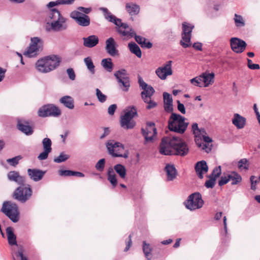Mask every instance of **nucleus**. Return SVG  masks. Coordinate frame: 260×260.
Returning <instances> with one entry per match:
<instances>
[{
  "instance_id": "obj_1",
  "label": "nucleus",
  "mask_w": 260,
  "mask_h": 260,
  "mask_svg": "<svg viewBox=\"0 0 260 260\" xmlns=\"http://www.w3.org/2000/svg\"><path fill=\"white\" fill-rule=\"evenodd\" d=\"M45 29L47 31H61L68 28L67 19L56 9H52L46 17Z\"/></svg>"
},
{
  "instance_id": "obj_2",
  "label": "nucleus",
  "mask_w": 260,
  "mask_h": 260,
  "mask_svg": "<svg viewBox=\"0 0 260 260\" xmlns=\"http://www.w3.org/2000/svg\"><path fill=\"white\" fill-rule=\"evenodd\" d=\"M100 10L103 12L104 17L106 20L118 27L116 30L121 36L131 38L135 37L137 35L132 28H129L127 23L122 22L121 19L118 18L113 15L107 8L102 7L100 8Z\"/></svg>"
},
{
  "instance_id": "obj_3",
  "label": "nucleus",
  "mask_w": 260,
  "mask_h": 260,
  "mask_svg": "<svg viewBox=\"0 0 260 260\" xmlns=\"http://www.w3.org/2000/svg\"><path fill=\"white\" fill-rule=\"evenodd\" d=\"M192 131L194 135V141L197 145L207 153H209L212 148V139L207 136L204 128H199L198 125L194 123L192 125Z\"/></svg>"
},
{
  "instance_id": "obj_4",
  "label": "nucleus",
  "mask_w": 260,
  "mask_h": 260,
  "mask_svg": "<svg viewBox=\"0 0 260 260\" xmlns=\"http://www.w3.org/2000/svg\"><path fill=\"white\" fill-rule=\"evenodd\" d=\"M159 152L161 154L165 155H178V137L177 136L163 137L159 145Z\"/></svg>"
},
{
  "instance_id": "obj_5",
  "label": "nucleus",
  "mask_w": 260,
  "mask_h": 260,
  "mask_svg": "<svg viewBox=\"0 0 260 260\" xmlns=\"http://www.w3.org/2000/svg\"><path fill=\"white\" fill-rule=\"evenodd\" d=\"M60 62V57L52 55L39 59L36 63V68L39 72L47 73L55 69Z\"/></svg>"
},
{
  "instance_id": "obj_6",
  "label": "nucleus",
  "mask_w": 260,
  "mask_h": 260,
  "mask_svg": "<svg viewBox=\"0 0 260 260\" xmlns=\"http://www.w3.org/2000/svg\"><path fill=\"white\" fill-rule=\"evenodd\" d=\"M106 147L109 154L113 157L124 158L128 157V151L124 150V145L120 142L109 140L106 143Z\"/></svg>"
},
{
  "instance_id": "obj_7",
  "label": "nucleus",
  "mask_w": 260,
  "mask_h": 260,
  "mask_svg": "<svg viewBox=\"0 0 260 260\" xmlns=\"http://www.w3.org/2000/svg\"><path fill=\"white\" fill-rule=\"evenodd\" d=\"M114 171L122 179L126 177V170L125 167L121 164H117L114 168L110 167L107 171V179L110 182L113 187L117 185V180Z\"/></svg>"
},
{
  "instance_id": "obj_8",
  "label": "nucleus",
  "mask_w": 260,
  "mask_h": 260,
  "mask_svg": "<svg viewBox=\"0 0 260 260\" xmlns=\"http://www.w3.org/2000/svg\"><path fill=\"white\" fill-rule=\"evenodd\" d=\"M137 114V110L134 107H132L130 110H127L125 114L120 116L121 127L124 129H133L136 125V122L133 118Z\"/></svg>"
},
{
  "instance_id": "obj_9",
  "label": "nucleus",
  "mask_w": 260,
  "mask_h": 260,
  "mask_svg": "<svg viewBox=\"0 0 260 260\" xmlns=\"http://www.w3.org/2000/svg\"><path fill=\"white\" fill-rule=\"evenodd\" d=\"M204 201L202 195L198 192L190 194L184 202L185 207L190 211H194L201 209L204 205Z\"/></svg>"
},
{
  "instance_id": "obj_10",
  "label": "nucleus",
  "mask_w": 260,
  "mask_h": 260,
  "mask_svg": "<svg viewBox=\"0 0 260 260\" xmlns=\"http://www.w3.org/2000/svg\"><path fill=\"white\" fill-rule=\"evenodd\" d=\"M1 211L8 216L13 222L19 220V211L17 205L12 202H4Z\"/></svg>"
},
{
  "instance_id": "obj_11",
  "label": "nucleus",
  "mask_w": 260,
  "mask_h": 260,
  "mask_svg": "<svg viewBox=\"0 0 260 260\" xmlns=\"http://www.w3.org/2000/svg\"><path fill=\"white\" fill-rule=\"evenodd\" d=\"M193 28L194 25L188 22H184L182 24V39L180 41V44L184 48L189 47L192 45L190 40L191 32Z\"/></svg>"
},
{
  "instance_id": "obj_12",
  "label": "nucleus",
  "mask_w": 260,
  "mask_h": 260,
  "mask_svg": "<svg viewBox=\"0 0 260 260\" xmlns=\"http://www.w3.org/2000/svg\"><path fill=\"white\" fill-rule=\"evenodd\" d=\"M22 185L16 189L14 192V196L18 201L21 203H25L31 197L32 191L30 185Z\"/></svg>"
},
{
  "instance_id": "obj_13",
  "label": "nucleus",
  "mask_w": 260,
  "mask_h": 260,
  "mask_svg": "<svg viewBox=\"0 0 260 260\" xmlns=\"http://www.w3.org/2000/svg\"><path fill=\"white\" fill-rule=\"evenodd\" d=\"M40 117H45L48 116L57 117L60 115V110L56 106L50 104L44 105L41 107L38 112Z\"/></svg>"
},
{
  "instance_id": "obj_14",
  "label": "nucleus",
  "mask_w": 260,
  "mask_h": 260,
  "mask_svg": "<svg viewBox=\"0 0 260 260\" xmlns=\"http://www.w3.org/2000/svg\"><path fill=\"white\" fill-rule=\"evenodd\" d=\"M138 83L140 87L143 90L141 93V98L144 102H147V99L151 98L155 90L151 85H149L144 82L140 76L138 77Z\"/></svg>"
},
{
  "instance_id": "obj_15",
  "label": "nucleus",
  "mask_w": 260,
  "mask_h": 260,
  "mask_svg": "<svg viewBox=\"0 0 260 260\" xmlns=\"http://www.w3.org/2000/svg\"><path fill=\"white\" fill-rule=\"evenodd\" d=\"M231 49L236 53H241L245 50L247 46L246 42L238 38L233 37L230 39Z\"/></svg>"
},
{
  "instance_id": "obj_16",
  "label": "nucleus",
  "mask_w": 260,
  "mask_h": 260,
  "mask_svg": "<svg viewBox=\"0 0 260 260\" xmlns=\"http://www.w3.org/2000/svg\"><path fill=\"white\" fill-rule=\"evenodd\" d=\"M141 131L146 142L152 141L154 136L157 134L156 129L154 127L153 122H148L146 127L142 128Z\"/></svg>"
},
{
  "instance_id": "obj_17",
  "label": "nucleus",
  "mask_w": 260,
  "mask_h": 260,
  "mask_svg": "<svg viewBox=\"0 0 260 260\" xmlns=\"http://www.w3.org/2000/svg\"><path fill=\"white\" fill-rule=\"evenodd\" d=\"M171 63V61H168L163 66L159 67L156 70L155 73L160 79L165 80L168 76L172 74Z\"/></svg>"
},
{
  "instance_id": "obj_18",
  "label": "nucleus",
  "mask_w": 260,
  "mask_h": 260,
  "mask_svg": "<svg viewBox=\"0 0 260 260\" xmlns=\"http://www.w3.org/2000/svg\"><path fill=\"white\" fill-rule=\"evenodd\" d=\"M30 122L28 120L23 119H18L17 120V127L19 131L24 133L27 136L32 134L34 131L32 128L29 125Z\"/></svg>"
},
{
  "instance_id": "obj_19",
  "label": "nucleus",
  "mask_w": 260,
  "mask_h": 260,
  "mask_svg": "<svg viewBox=\"0 0 260 260\" xmlns=\"http://www.w3.org/2000/svg\"><path fill=\"white\" fill-rule=\"evenodd\" d=\"M42 145L44 150L38 156V158L39 160H45L47 159L49 153H50L52 150V142L50 139L48 138H44L42 141Z\"/></svg>"
},
{
  "instance_id": "obj_20",
  "label": "nucleus",
  "mask_w": 260,
  "mask_h": 260,
  "mask_svg": "<svg viewBox=\"0 0 260 260\" xmlns=\"http://www.w3.org/2000/svg\"><path fill=\"white\" fill-rule=\"evenodd\" d=\"M105 50L106 52L111 56L118 55V50L116 48V43L112 37L106 41Z\"/></svg>"
},
{
  "instance_id": "obj_21",
  "label": "nucleus",
  "mask_w": 260,
  "mask_h": 260,
  "mask_svg": "<svg viewBox=\"0 0 260 260\" xmlns=\"http://www.w3.org/2000/svg\"><path fill=\"white\" fill-rule=\"evenodd\" d=\"M27 172L30 179L35 182L41 180L46 173L45 171L38 169H28Z\"/></svg>"
},
{
  "instance_id": "obj_22",
  "label": "nucleus",
  "mask_w": 260,
  "mask_h": 260,
  "mask_svg": "<svg viewBox=\"0 0 260 260\" xmlns=\"http://www.w3.org/2000/svg\"><path fill=\"white\" fill-rule=\"evenodd\" d=\"M194 169L199 178L202 179L204 174L208 172V167L205 160H201L196 164Z\"/></svg>"
},
{
  "instance_id": "obj_23",
  "label": "nucleus",
  "mask_w": 260,
  "mask_h": 260,
  "mask_svg": "<svg viewBox=\"0 0 260 260\" xmlns=\"http://www.w3.org/2000/svg\"><path fill=\"white\" fill-rule=\"evenodd\" d=\"M168 128L170 131L179 133V115L172 113L169 120Z\"/></svg>"
},
{
  "instance_id": "obj_24",
  "label": "nucleus",
  "mask_w": 260,
  "mask_h": 260,
  "mask_svg": "<svg viewBox=\"0 0 260 260\" xmlns=\"http://www.w3.org/2000/svg\"><path fill=\"white\" fill-rule=\"evenodd\" d=\"M164 107L165 111L168 113L172 112L173 108V99L172 95L168 92L163 93Z\"/></svg>"
},
{
  "instance_id": "obj_25",
  "label": "nucleus",
  "mask_w": 260,
  "mask_h": 260,
  "mask_svg": "<svg viewBox=\"0 0 260 260\" xmlns=\"http://www.w3.org/2000/svg\"><path fill=\"white\" fill-rule=\"evenodd\" d=\"M83 45L87 48H92L99 43V37L96 35H90L83 38Z\"/></svg>"
},
{
  "instance_id": "obj_26",
  "label": "nucleus",
  "mask_w": 260,
  "mask_h": 260,
  "mask_svg": "<svg viewBox=\"0 0 260 260\" xmlns=\"http://www.w3.org/2000/svg\"><path fill=\"white\" fill-rule=\"evenodd\" d=\"M200 75L202 79L204 87H208L214 83L215 77V74L214 73L205 72L201 74Z\"/></svg>"
},
{
  "instance_id": "obj_27",
  "label": "nucleus",
  "mask_w": 260,
  "mask_h": 260,
  "mask_svg": "<svg viewBox=\"0 0 260 260\" xmlns=\"http://www.w3.org/2000/svg\"><path fill=\"white\" fill-rule=\"evenodd\" d=\"M8 179L11 181H14L17 184H23L25 182L24 178L20 176L19 173L15 171H10L7 174Z\"/></svg>"
},
{
  "instance_id": "obj_28",
  "label": "nucleus",
  "mask_w": 260,
  "mask_h": 260,
  "mask_svg": "<svg viewBox=\"0 0 260 260\" xmlns=\"http://www.w3.org/2000/svg\"><path fill=\"white\" fill-rule=\"evenodd\" d=\"M140 6L134 3H127L125 10L131 16L137 15L140 12Z\"/></svg>"
},
{
  "instance_id": "obj_29",
  "label": "nucleus",
  "mask_w": 260,
  "mask_h": 260,
  "mask_svg": "<svg viewBox=\"0 0 260 260\" xmlns=\"http://www.w3.org/2000/svg\"><path fill=\"white\" fill-rule=\"evenodd\" d=\"M232 122L238 128H242L245 125L246 119L236 113L234 115Z\"/></svg>"
},
{
  "instance_id": "obj_30",
  "label": "nucleus",
  "mask_w": 260,
  "mask_h": 260,
  "mask_svg": "<svg viewBox=\"0 0 260 260\" xmlns=\"http://www.w3.org/2000/svg\"><path fill=\"white\" fill-rule=\"evenodd\" d=\"M59 102L64 106L69 109H73L74 108V101L73 98L71 96H63L59 99Z\"/></svg>"
},
{
  "instance_id": "obj_31",
  "label": "nucleus",
  "mask_w": 260,
  "mask_h": 260,
  "mask_svg": "<svg viewBox=\"0 0 260 260\" xmlns=\"http://www.w3.org/2000/svg\"><path fill=\"white\" fill-rule=\"evenodd\" d=\"M168 181L173 180L176 176V170L173 165L168 164L165 168Z\"/></svg>"
},
{
  "instance_id": "obj_32",
  "label": "nucleus",
  "mask_w": 260,
  "mask_h": 260,
  "mask_svg": "<svg viewBox=\"0 0 260 260\" xmlns=\"http://www.w3.org/2000/svg\"><path fill=\"white\" fill-rule=\"evenodd\" d=\"M6 233L9 244L11 246L17 245L16 237L13 233V229L10 226L8 227L6 229Z\"/></svg>"
},
{
  "instance_id": "obj_33",
  "label": "nucleus",
  "mask_w": 260,
  "mask_h": 260,
  "mask_svg": "<svg viewBox=\"0 0 260 260\" xmlns=\"http://www.w3.org/2000/svg\"><path fill=\"white\" fill-rule=\"evenodd\" d=\"M136 41L140 44L142 47L150 49L152 47V44L150 42H146V39L140 36L136 35L135 37Z\"/></svg>"
},
{
  "instance_id": "obj_34",
  "label": "nucleus",
  "mask_w": 260,
  "mask_h": 260,
  "mask_svg": "<svg viewBox=\"0 0 260 260\" xmlns=\"http://www.w3.org/2000/svg\"><path fill=\"white\" fill-rule=\"evenodd\" d=\"M128 47L131 53L135 54L138 58L141 57L142 52L138 45L135 43L131 42L128 43Z\"/></svg>"
},
{
  "instance_id": "obj_35",
  "label": "nucleus",
  "mask_w": 260,
  "mask_h": 260,
  "mask_svg": "<svg viewBox=\"0 0 260 260\" xmlns=\"http://www.w3.org/2000/svg\"><path fill=\"white\" fill-rule=\"evenodd\" d=\"M101 65L108 72H112L114 66L112 59L110 58L103 59L101 61Z\"/></svg>"
},
{
  "instance_id": "obj_36",
  "label": "nucleus",
  "mask_w": 260,
  "mask_h": 260,
  "mask_svg": "<svg viewBox=\"0 0 260 260\" xmlns=\"http://www.w3.org/2000/svg\"><path fill=\"white\" fill-rule=\"evenodd\" d=\"M76 22L80 26L86 27L89 25L90 19L88 15L83 14L81 15V17H80Z\"/></svg>"
},
{
  "instance_id": "obj_37",
  "label": "nucleus",
  "mask_w": 260,
  "mask_h": 260,
  "mask_svg": "<svg viewBox=\"0 0 260 260\" xmlns=\"http://www.w3.org/2000/svg\"><path fill=\"white\" fill-rule=\"evenodd\" d=\"M230 180L232 181V185H236L241 182L242 181L241 176L236 172H232L229 174Z\"/></svg>"
},
{
  "instance_id": "obj_38",
  "label": "nucleus",
  "mask_w": 260,
  "mask_h": 260,
  "mask_svg": "<svg viewBox=\"0 0 260 260\" xmlns=\"http://www.w3.org/2000/svg\"><path fill=\"white\" fill-rule=\"evenodd\" d=\"M84 62L89 72L92 74H95V66L90 57H87L84 59Z\"/></svg>"
},
{
  "instance_id": "obj_39",
  "label": "nucleus",
  "mask_w": 260,
  "mask_h": 260,
  "mask_svg": "<svg viewBox=\"0 0 260 260\" xmlns=\"http://www.w3.org/2000/svg\"><path fill=\"white\" fill-rule=\"evenodd\" d=\"M114 75L116 78L117 82H121V81L129 78L126 76V71L124 69H121L116 71L114 74Z\"/></svg>"
},
{
  "instance_id": "obj_40",
  "label": "nucleus",
  "mask_w": 260,
  "mask_h": 260,
  "mask_svg": "<svg viewBox=\"0 0 260 260\" xmlns=\"http://www.w3.org/2000/svg\"><path fill=\"white\" fill-rule=\"evenodd\" d=\"M143 250L145 257L147 260H151V252L152 251V248L149 244H147L145 241L143 242Z\"/></svg>"
},
{
  "instance_id": "obj_41",
  "label": "nucleus",
  "mask_w": 260,
  "mask_h": 260,
  "mask_svg": "<svg viewBox=\"0 0 260 260\" xmlns=\"http://www.w3.org/2000/svg\"><path fill=\"white\" fill-rule=\"evenodd\" d=\"M38 51V50L37 48L29 45L27 50L24 52L23 54L28 57H33L37 55Z\"/></svg>"
},
{
  "instance_id": "obj_42",
  "label": "nucleus",
  "mask_w": 260,
  "mask_h": 260,
  "mask_svg": "<svg viewBox=\"0 0 260 260\" xmlns=\"http://www.w3.org/2000/svg\"><path fill=\"white\" fill-rule=\"evenodd\" d=\"M31 43L30 45L38 48V50L41 48L43 46V41L39 37L31 38L30 39Z\"/></svg>"
},
{
  "instance_id": "obj_43",
  "label": "nucleus",
  "mask_w": 260,
  "mask_h": 260,
  "mask_svg": "<svg viewBox=\"0 0 260 260\" xmlns=\"http://www.w3.org/2000/svg\"><path fill=\"white\" fill-rule=\"evenodd\" d=\"M186 119L180 115V134H183L186 131L188 124V122H186Z\"/></svg>"
},
{
  "instance_id": "obj_44",
  "label": "nucleus",
  "mask_w": 260,
  "mask_h": 260,
  "mask_svg": "<svg viewBox=\"0 0 260 260\" xmlns=\"http://www.w3.org/2000/svg\"><path fill=\"white\" fill-rule=\"evenodd\" d=\"M234 20L237 27H241L245 25V21L242 16L235 14Z\"/></svg>"
},
{
  "instance_id": "obj_45",
  "label": "nucleus",
  "mask_w": 260,
  "mask_h": 260,
  "mask_svg": "<svg viewBox=\"0 0 260 260\" xmlns=\"http://www.w3.org/2000/svg\"><path fill=\"white\" fill-rule=\"evenodd\" d=\"M23 251L24 250L22 246H20L19 247V249L18 250V251L15 252L13 251L12 253L13 259L15 260L14 256H16L17 257H20L21 260H28L27 257L23 255Z\"/></svg>"
},
{
  "instance_id": "obj_46",
  "label": "nucleus",
  "mask_w": 260,
  "mask_h": 260,
  "mask_svg": "<svg viewBox=\"0 0 260 260\" xmlns=\"http://www.w3.org/2000/svg\"><path fill=\"white\" fill-rule=\"evenodd\" d=\"M189 148L187 144L180 139V156H185L188 153Z\"/></svg>"
},
{
  "instance_id": "obj_47",
  "label": "nucleus",
  "mask_w": 260,
  "mask_h": 260,
  "mask_svg": "<svg viewBox=\"0 0 260 260\" xmlns=\"http://www.w3.org/2000/svg\"><path fill=\"white\" fill-rule=\"evenodd\" d=\"M118 82L119 84H120L119 86L123 91H127L128 90L130 87V82L129 78Z\"/></svg>"
},
{
  "instance_id": "obj_48",
  "label": "nucleus",
  "mask_w": 260,
  "mask_h": 260,
  "mask_svg": "<svg viewBox=\"0 0 260 260\" xmlns=\"http://www.w3.org/2000/svg\"><path fill=\"white\" fill-rule=\"evenodd\" d=\"M238 168L241 170L243 169L245 170H248L249 164L248 160L246 158L240 159L238 162Z\"/></svg>"
},
{
  "instance_id": "obj_49",
  "label": "nucleus",
  "mask_w": 260,
  "mask_h": 260,
  "mask_svg": "<svg viewBox=\"0 0 260 260\" xmlns=\"http://www.w3.org/2000/svg\"><path fill=\"white\" fill-rule=\"evenodd\" d=\"M190 82L194 86L200 87H204L201 75L196 77L190 80Z\"/></svg>"
},
{
  "instance_id": "obj_50",
  "label": "nucleus",
  "mask_w": 260,
  "mask_h": 260,
  "mask_svg": "<svg viewBox=\"0 0 260 260\" xmlns=\"http://www.w3.org/2000/svg\"><path fill=\"white\" fill-rule=\"evenodd\" d=\"M106 164L105 158L100 159L95 164V168L99 172H103L104 170Z\"/></svg>"
},
{
  "instance_id": "obj_51",
  "label": "nucleus",
  "mask_w": 260,
  "mask_h": 260,
  "mask_svg": "<svg viewBox=\"0 0 260 260\" xmlns=\"http://www.w3.org/2000/svg\"><path fill=\"white\" fill-rule=\"evenodd\" d=\"M69 157V155L62 152L58 157L54 158V161L56 163H61L68 159Z\"/></svg>"
},
{
  "instance_id": "obj_52",
  "label": "nucleus",
  "mask_w": 260,
  "mask_h": 260,
  "mask_svg": "<svg viewBox=\"0 0 260 260\" xmlns=\"http://www.w3.org/2000/svg\"><path fill=\"white\" fill-rule=\"evenodd\" d=\"M208 177L209 179L205 182V186L207 188H213L215 186L216 179L209 176H208Z\"/></svg>"
},
{
  "instance_id": "obj_53",
  "label": "nucleus",
  "mask_w": 260,
  "mask_h": 260,
  "mask_svg": "<svg viewBox=\"0 0 260 260\" xmlns=\"http://www.w3.org/2000/svg\"><path fill=\"white\" fill-rule=\"evenodd\" d=\"M221 173V167L218 166V167H215L213 169L212 173L209 176L216 179L218 177H219Z\"/></svg>"
},
{
  "instance_id": "obj_54",
  "label": "nucleus",
  "mask_w": 260,
  "mask_h": 260,
  "mask_svg": "<svg viewBox=\"0 0 260 260\" xmlns=\"http://www.w3.org/2000/svg\"><path fill=\"white\" fill-rule=\"evenodd\" d=\"M96 95L99 102L101 103H104L106 101L107 96L106 95L104 94L101 91L98 89H96Z\"/></svg>"
},
{
  "instance_id": "obj_55",
  "label": "nucleus",
  "mask_w": 260,
  "mask_h": 260,
  "mask_svg": "<svg viewBox=\"0 0 260 260\" xmlns=\"http://www.w3.org/2000/svg\"><path fill=\"white\" fill-rule=\"evenodd\" d=\"M21 157L20 156H17L12 158H9L7 160V161L9 163L11 166L15 167L19 162Z\"/></svg>"
},
{
  "instance_id": "obj_56",
  "label": "nucleus",
  "mask_w": 260,
  "mask_h": 260,
  "mask_svg": "<svg viewBox=\"0 0 260 260\" xmlns=\"http://www.w3.org/2000/svg\"><path fill=\"white\" fill-rule=\"evenodd\" d=\"M83 13L78 11H73L70 13V17L76 22Z\"/></svg>"
},
{
  "instance_id": "obj_57",
  "label": "nucleus",
  "mask_w": 260,
  "mask_h": 260,
  "mask_svg": "<svg viewBox=\"0 0 260 260\" xmlns=\"http://www.w3.org/2000/svg\"><path fill=\"white\" fill-rule=\"evenodd\" d=\"M147 101V102H144L145 103H147L148 104L147 106H146L147 109H151L156 106V103L151 100V98H148Z\"/></svg>"
},
{
  "instance_id": "obj_58",
  "label": "nucleus",
  "mask_w": 260,
  "mask_h": 260,
  "mask_svg": "<svg viewBox=\"0 0 260 260\" xmlns=\"http://www.w3.org/2000/svg\"><path fill=\"white\" fill-rule=\"evenodd\" d=\"M67 73L70 80L74 81L76 78V74L75 72L72 68H69L67 70Z\"/></svg>"
},
{
  "instance_id": "obj_59",
  "label": "nucleus",
  "mask_w": 260,
  "mask_h": 260,
  "mask_svg": "<svg viewBox=\"0 0 260 260\" xmlns=\"http://www.w3.org/2000/svg\"><path fill=\"white\" fill-rule=\"evenodd\" d=\"M247 66L251 70H258L259 69V66L258 64H254L250 59H247Z\"/></svg>"
},
{
  "instance_id": "obj_60",
  "label": "nucleus",
  "mask_w": 260,
  "mask_h": 260,
  "mask_svg": "<svg viewBox=\"0 0 260 260\" xmlns=\"http://www.w3.org/2000/svg\"><path fill=\"white\" fill-rule=\"evenodd\" d=\"M230 179L229 177V174H228L226 176H222L220 178V180L218 182V185L219 186H221L228 183Z\"/></svg>"
},
{
  "instance_id": "obj_61",
  "label": "nucleus",
  "mask_w": 260,
  "mask_h": 260,
  "mask_svg": "<svg viewBox=\"0 0 260 260\" xmlns=\"http://www.w3.org/2000/svg\"><path fill=\"white\" fill-rule=\"evenodd\" d=\"M74 171L71 170H59V174L61 176H73Z\"/></svg>"
},
{
  "instance_id": "obj_62",
  "label": "nucleus",
  "mask_w": 260,
  "mask_h": 260,
  "mask_svg": "<svg viewBox=\"0 0 260 260\" xmlns=\"http://www.w3.org/2000/svg\"><path fill=\"white\" fill-rule=\"evenodd\" d=\"M77 10L83 13V14L85 15L89 14L92 11V9L90 7L85 8L83 7H79L77 8Z\"/></svg>"
},
{
  "instance_id": "obj_63",
  "label": "nucleus",
  "mask_w": 260,
  "mask_h": 260,
  "mask_svg": "<svg viewBox=\"0 0 260 260\" xmlns=\"http://www.w3.org/2000/svg\"><path fill=\"white\" fill-rule=\"evenodd\" d=\"M117 108L116 104H112L110 105L108 109V114L110 115H113Z\"/></svg>"
},
{
  "instance_id": "obj_64",
  "label": "nucleus",
  "mask_w": 260,
  "mask_h": 260,
  "mask_svg": "<svg viewBox=\"0 0 260 260\" xmlns=\"http://www.w3.org/2000/svg\"><path fill=\"white\" fill-rule=\"evenodd\" d=\"M58 5H61L59 0H57L54 2H49L47 5V6L48 8H52L53 7L58 6Z\"/></svg>"
}]
</instances>
